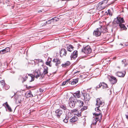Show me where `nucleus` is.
Returning <instances> with one entry per match:
<instances>
[{
    "instance_id": "obj_1",
    "label": "nucleus",
    "mask_w": 128,
    "mask_h": 128,
    "mask_svg": "<svg viewBox=\"0 0 128 128\" xmlns=\"http://www.w3.org/2000/svg\"><path fill=\"white\" fill-rule=\"evenodd\" d=\"M82 51L86 54H88L91 52L92 50L90 46H85L84 48L82 49Z\"/></svg>"
},
{
    "instance_id": "obj_2",
    "label": "nucleus",
    "mask_w": 128,
    "mask_h": 128,
    "mask_svg": "<svg viewBox=\"0 0 128 128\" xmlns=\"http://www.w3.org/2000/svg\"><path fill=\"white\" fill-rule=\"evenodd\" d=\"M102 28L101 26L100 28H97L96 30L94 31L93 33V35L96 37L100 36L101 34V32L103 31L102 30Z\"/></svg>"
},
{
    "instance_id": "obj_3",
    "label": "nucleus",
    "mask_w": 128,
    "mask_h": 128,
    "mask_svg": "<svg viewBox=\"0 0 128 128\" xmlns=\"http://www.w3.org/2000/svg\"><path fill=\"white\" fill-rule=\"evenodd\" d=\"M124 22V20L123 18L120 17H117L116 18H115L113 21L114 23H116L119 24Z\"/></svg>"
},
{
    "instance_id": "obj_4",
    "label": "nucleus",
    "mask_w": 128,
    "mask_h": 128,
    "mask_svg": "<svg viewBox=\"0 0 128 128\" xmlns=\"http://www.w3.org/2000/svg\"><path fill=\"white\" fill-rule=\"evenodd\" d=\"M93 115L95 116V119L97 121L100 120L102 119V115L101 112L98 113L95 112L94 114Z\"/></svg>"
},
{
    "instance_id": "obj_5",
    "label": "nucleus",
    "mask_w": 128,
    "mask_h": 128,
    "mask_svg": "<svg viewBox=\"0 0 128 128\" xmlns=\"http://www.w3.org/2000/svg\"><path fill=\"white\" fill-rule=\"evenodd\" d=\"M82 93L84 97V101L86 102L89 101L90 98L89 94L86 93L82 92Z\"/></svg>"
},
{
    "instance_id": "obj_6",
    "label": "nucleus",
    "mask_w": 128,
    "mask_h": 128,
    "mask_svg": "<svg viewBox=\"0 0 128 128\" xmlns=\"http://www.w3.org/2000/svg\"><path fill=\"white\" fill-rule=\"evenodd\" d=\"M48 67L46 66H44L43 73L41 74V78H42L44 77L46 74H47L48 73Z\"/></svg>"
},
{
    "instance_id": "obj_7",
    "label": "nucleus",
    "mask_w": 128,
    "mask_h": 128,
    "mask_svg": "<svg viewBox=\"0 0 128 128\" xmlns=\"http://www.w3.org/2000/svg\"><path fill=\"white\" fill-rule=\"evenodd\" d=\"M100 87H102V88H108L107 85L105 83L102 82L100 83L96 87V90L97 88H99Z\"/></svg>"
},
{
    "instance_id": "obj_8",
    "label": "nucleus",
    "mask_w": 128,
    "mask_h": 128,
    "mask_svg": "<svg viewBox=\"0 0 128 128\" xmlns=\"http://www.w3.org/2000/svg\"><path fill=\"white\" fill-rule=\"evenodd\" d=\"M28 78V77L26 75H24L23 76L21 75L19 76L18 80H22V83L26 81Z\"/></svg>"
},
{
    "instance_id": "obj_9",
    "label": "nucleus",
    "mask_w": 128,
    "mask_h": 128,
    "mask_svg": "<svg viewBox=\"0 0 128 128\" xmlns=\"http://www.w3.org/2000/svg\"><path fill=\"white\" fill-rule=\"evenodd\" d=\"M78 56V51L75 50L72 54L70 56V58L71 60H74Z\"/></svg>"
},
{
    "instance_id": "obj_10",
    "label": "nucleus",
    "mask_w": 128,
    "mask_h": 128,
    "mask_svg": "<svg viewBox=\"0 0 128 128\" xmlns=\"http://www.w3.org/2000/svg\"><path fill=\"white\" fill-rule=\"evenodd\" d=\"M96 105L99 106L98 107H102L103 105H104V102H101L99 98H97L96 100Z\"/></svg>"
},
{
    "instance_id": "obj_11",
    "label": "nucleus",
    "mask_w": 128,
    "mask_h": 128,
    "mask_svg": "<svg viewBox=\"0 0 128 128\" xmlns=\"http://www.w3.org/2000/svg\"><path fill=\"white\" fill-rule=\"evenodd\" d=\"M62 113L63 112L62 110L60 109H58L56 111L55 115L58 117L59 118L62 114Z\"/></svg>"
},
{
    "instance_id": "obj_12",
    "label": "nucleus",
    "mask_w": 128,
    "mask_h": 128,
    "mask_svg": "<svg viewBox=\"0 0 128 128\" xmlns=\"http://www.w3.org/2000/svg\"><path fill=\"white\" fill-rule=\"evenodd\" d=\"M10 48L9 47H7L5 49L1 50L0 51V54H3L6 53L10 52Z\"/></svg>"
},
{
    "instance_id": "obj_13",
    "label": "nucleus",
    "mask_w": 128,
    "mask_h": 128,
    "mask_svg": "<svg viewBox=\"0 0 128 128\" xmlns=\"http://www.w3.org/2000/svg\"><path fill=\"white\" fill-rule=\"evenodd\" d=\"M126 74V72L124 71V73H123L121 72H118L116 73V75L120 77H124Z\"/></svg>"
},
{
    "instance_id": "obj_14",
    "label": "nucleus",
    "mask_w": 128,
    "mask_h": 128,
    "mask_svg": "<svg viewBox=\"0 0 128 128\" xmlns=\"http://www.w3.org/2000/svg\"><path fill=\"white\" fill-rule=\"evenodd\" d=\"M54 63H55L56 66H58V65L60 64V60L58 58H54L52 61Z\"/></svg>"
},
{
    "instance_id": "obj_15",
    "label": "nucleus",
    "mask_w": 128,
    "mask_h": 128,
    "mask_svg": "<svg viewBox=\"0 0 128 128\" xmlns=\"http://www.w3.org/2000/svg\"><path fill=\"white\" fill-rule=\"evenodd\" d=\"M34 74L35 77L37 78H38L40 76H41V75L40 71L39 70H38L36 71Z\"/></svg>"
},
{
    "instance_id": "obj_16",
    "label": "nucleus",
    "mask_w": 128,
    "mask_h": 128,
    "mask_svg": "<svg viewBox=\"0 0 128 128\" xmlns=\"http://www.w3.org/2000/svg\"><path fill=\"white\" fill-rule=\"evenodd\" d=\"M67 53V51L66 50L64 49H61L60 52V56H65Z\"/></svg>"
},
{
    "instance_id": "obj_17",
    "label": "nucleus",
    "mask_w": 128,
    "mask_h": 128,
    "mask_svg": "<svg viewBox=\"0 0 128 128\" xmlns=\"http://www.w3.org/2000/svg\"><path fill=\"white\" fill-rule=\"evenodd\" d=\"M74 96L78 98L80 97V91H78L74 93L73 94Z\"/></svg>"
},
{
    "instance_id": "obj_18",
    "label": "nucleus",
    "mask_w": 128,
    "mask_h": 128,
    "mask_svg": "<svg viewBox=\"0 0 128 128\" xmlns=\"http://www.w3.org/2000/svg\"><path fill=\"white\" fill-rule=\"evenodd\" d=\"M69 100L70 102H77L78 100L76 97L73 96L71 97L69 99Z\"/></svg>"
},
{
    "instance_id": "obj_19",
    "label": "nucleus",
    "mask_w": 128,
    "mask_h": 128,
    "mask_svg": "<svg viewBox=\"0 0 128 128\" xmlns=\"http://www.w3.org/2000/svg\"><path fill=\"white\" fill-rule=\"evenodd\" d=\"M78 120V118L76 116H74L70 120V122L72 123H74Z\"/></svg>"
},
{
    "instance_id": "obj_20",
    "label": "nucleus",
    "mask_w": 128,
    "mask_h": 128,
    "mask_svg": "<svg viewBox=\"0 0 128 128\" xmlns=\"http://www.w3.org/2000/svg\"><path fill=\"white\" fill-rule=\"evenodd\" d=\"M77 102H70V101L69 102V104L70 107L71 108H74L75 106V104H76Z\"/></svg>"
},
{
    "instance_id": "obj_21",
    "label": "nucleus",
    "mask_w": 128,
    "mask_h": 128,
    "mask_svg": "<svg viewBox=\"0 0 128 128\" xmlns=\"http://www.w3.org/2000/svg\"><path fill=\"white\" fill-rule=\"evenodd\" d=\"M56 18V17H55L54 18H52L50 20H48V22H46V24H50L51 22L50 21L52 20H54V22H56L58 20V18H57V19H55V18Z\"/></svg>"
},
{
    "instance_id": "obj_22",
    "label": "nucleus",
    "mask_w": 128,
    "mask_h": 128,
    "mask_svg": "<svg viewBox=\"0 0 128 128\" xmlns=\"http://www.w3.org/2000/svg\"><path fill=\"white\" fill-rule=\"evenodd\" d=\"M32 63L33 64V62L34 63V64H36L38 63L39 62H42V60H40L39 59H38V60L35 59L34 60H33Z\"/></svg>"
},
{
    "instance_id": "obj_23",
    "label": "nucleus",
    "mask_w": 128,
    "mask_h": 128,
    "mask_svg": "<svg viewBox=\"0 0 128 128\" xmlns=\"http://www.w3.org/2000/svg\"><path fill=\"white\" fill-rule=\"evenodd\" d=\"M52 59L50 58H48L47 60L46 64V65H49L50 66H51L52 65L50 64V63L52 61Z\"/></svg>"
},
{
    "instance_id": "obj_24",
    "label": "nucleus",
    "mask_w": 128,
    "mask_h": 128,
    "mask_svg": "<svg viewBox=\"0 0 128 128\" xmlns=\"http://www.w3.org/2000/svg\"><path fill=\"white\" fill-rule=\"evenodd\" d=\"M21 96H18V98H16V102L17 104H18V103H20L21 102Z\"/></svg>"
},
{
    "instance_id": "obj_25",
    "label": "nucleus",
    "mask_w": 128,
    "mask_h": 128,
    "mask_svg": "<svg viewBox=\"0 0 128 128\" xmlns=\"http://www.w3.org/2000/svg\"><path fill=\"white\" fill-rule=\"evenodd\" d=\"M70 63L69 61H67L64 64H62V66L63 67H66L67 66H70Z\"/></svg>"
},
{
    "instance_id": "obj_26",
    "label": "nucleus",
    "mask_w": 128,
    "mask_h": 128,
    "mask_svg": "<svg viewBox=\"0 0 128 128\" xmlns=\"http://www.w3.org/2000/svg\"><path fill=\"white\" fill-rule=\"evenodd\" d=\"M78 78L74 79L73 81L71 82L70 81L69 82L70 84H72L74 85L76 84L78 82Z\"/></svg>"
},
{
    "instance_id": "obj_27",
    "label": "nucleus",
    "mask_w": 128,
    "mask_h": 128,
    "mask_svg": "<svg viewBox=\"0 0 128 128\" xmlns=\"http://www.w3.org/2000/svg\"><path fill=\"white\" fill-rule=\"evenodd\" d=\"M73 48L72 46L71 45H70L67 46V49L68 51L71 52L73 50Z\"/></svg>"
},
{
    "instance_id": "obj_28",
    "label": "nucleus",
    "mask_w": 128,
    "mask_h": 128,
    "mask_svg": "<svg viewBox=\"0 0 128 128\" xmlns=\"http://www.w3.org/2000/svg\"><path fill=\"white\" fill-rule=\"evenodd\" d=\"M119 26L121 28H123V30H126V28L124 24H122V23H120L119 24Z\"/></svg>"
},
{
    "instance_id": "obj_29",
    "label": "nucleus",
    "mask_w": 128,
    "mask_h": 128,
    "mask_svg": "<svg viewBox=\"0 0 128 128\" xmlns=\"http://www.w3.org/2000/svg\"><path fill=\"white\" fill-rule=\"evenodd\" d=\"M117 80L116 78L112 76V84H115L117 82Z\"/></svg>"
},
{
    "instance_id": "obj_30",
    "label": "nucleus",
    "mask_w": 128,
    "mask_h": 128,
    "mask_svg": "<svg viewBox=\"0 0 128 128\" xmlns=\"http://www.w3.org/2000/svg\"><path fill=\"white\" fill-rule=\"evenodd\" d=\"M77 103H78L80 104V107L81 108L82 106H83L84 103L81 100H78V102H77Z\"/></svg>"
},
{
    "instance_id": "obj_31",
    "label": "nucleus",
    "mask_w": 128,
    "mask_h": 128,
    "mask_svg": "<svg viewBox=\"0 0 128 128\" xmlns=\"http://www.w3.org/2000/svg\"><path fill=\"white\" fill-rule=\"evenodd\" d=\"M60 108L64 110H67L66 106L65 105H62L60 106Z\"/></svg>"
},
{
    "instance_id": "obj_32",
    "label": "nucleus",
    "mask_w": 128,
    "mask_h": 128,
    "mask_svg": "<svg viewBox=\"0 0 128 128\" xmlns=\"http://www.w3.org/2000/svg\"><path fill=\"white\" fill-rule=\"evenodd\" d=\"M9 86L8 85H7L5 84L4 86H3V88H4L5 90H8L9 88Z\"/></svg>"
},
{
    "instance_id": "obj_33",
    "label": "nucleus",
    "mask_w": 128,
    "mask_h": 128,
    "mask_svg": "<svg viewBox=\"0 0 128 128\" xmlns=\"http://www.w3.org/2000/svg\"><path fill=\"white\" fill-rule=\"evenodd\" d=\"M107 78L109 81L111 82L112 81V76L110 74V75H108L107 76Z\"/></svg>"
},
{
    "instance_id": "obj_34",
    "label": "nucleus",
    "mask_w": 128,
    "mask_h": 128,
    "mask_svg": "<svg viewBox=\"0 0 128 128\" xmlns=\"http://www.w3.org/2000/svg\"><path fill=\"white\" fill-rule=\"evenodd\" d=\"M96 120V119H95H95H94V120L93 121L91 124V125H94L96 124L97 122L98 121H97Z\"/></svg>"
},
{
    "instance_id": "obj_35",
    "label": "nucleus",
    "mask_w": 128,
    "mask_h": 128,
    "mask_svg": "<svg viewBox=\"0 0 128 128\" xmlns=\"http://www.w3.org/2000/svg\"><path fill=\"white\" fill-rule=\"evenodd\" d=\"M99 107H97L96 108H95V110L96 112H97V113H99L100 112V110L98 108Z\"/></svg>"
},
{
    "instance_id": "obj_36",
    "label": "nucleus",
    "mask_w": 128,
    "mask_h": 128,
    "mask_svg": "<svg viewBox=\"0 0 128 128\" xmlns=\"http://www.w3.org/2000/svg\"><path fill=\"white\" fill-rule=\"evenodd\" d=\"M0 83L2 86L3 87L6 84L5 81L4 80H2L0 81Z\"/></svg>"
},
{
    "instance_id": "obj_37",
    "label": "nucleus",
    "mask_w": 128,
    "mask_h": 128,
    "mask_svg": "<svg viewBox=\"0 0 128 128\" xmlns=\"http://www.w3.org/2000/svg\"><path fill=\"white\" fill-rule=\"evenodd\" d=\"M69 118H68L67 116H66L64 120L63 121L65 123H67L68 122V119Z\"/></svg>"
},
{
    "instance_id": "obj_38",
    "label": "nucleus",
    "mask_w": 128,
    "mask_h": 128,
    "mask_svg": "<svg viewBox=\"0 0 128 128\" xmlns=\"http://www.w3.org/2000/svg\"><path fill=\"white\" fill-rule=\"evenodd\" d=\"M107 14H108L111 16L112 15V13H111V11L110 10H108Z\"/></svg>"
},
{
    "instance_id": "obj_39",
    "label": "nucleus",
    "mask_w": 128,
    "mask_h": 128,
    "mask_svg": "<svg viewBox=\"0 0 128 128\" xmlns=\"http://www.w3.org/2000/svg\"><path fill=\"white\" fill-rule=\"evenodd\" d=\"M112 26V22H110L108 24L107 27L108 28L109 26Z\"/></svg>"
},
{
    "instance_id": "obj_40",
    "label": "nucleus",
    "mask_w": 128,
    "mask_h": 128,
    "mask_svg": "<svg viewBox=\"0 0 128 128\" xmlns=\"http://www.w3.org/2000/svg\"><path fill=\"white\" fill-rule=\"evenodd\" d=\"M6 108L8 109L10 112H12V109L10 108V106L9 105L6 106Z\"/></svg>"
},
{
    "instance_id": "obj_41",
    "label": "nucleus",
    "mask_w": 128,
    "mask_h": 128,
    "mask_svg": "<svg viewBox=\"0 0 128 128\" xmlns=\"http://www.w3.org/2000/svg\"><path fill=\"white\" fill-rule=\"evenodd\" d=\"M87 107L86 106H84L81 109V111H83L85 110L86 109Z\"/></svg>"
},
{
    "instance_id": "obj_42",
    "label": "nucleus",
    "mask_w": 128,
    "mask_h": 128,
    "mask_svg": "<svg viewBox=\"0 0 128 128\" xmlns=\"http://www.w3.org/2000/svg\"><path fill=\"white\" fill-rule=\"evenodd\" d=\"M28 94L29 95H30V97H33V96L32 94V92L31 91H29Z\"/></svg>"
},
{
    "instance_id": "obj_43",
    "label": "nucleus",
    "mask_w": 128,
    "mask_h": 128,
    "mask_svg": "<svg viewBox=\"0 0 128 128\" xmlns=\"http://www.w3.org/2000/svg\"><path fill=\"white\" fill-rule=\"evenodd\" d=\"M126 118L128 120V112H127L126 114L125 115Z\"/></svg>"
},
{
    "instance_id": "obj_44",
    "label": "nucleus",
    "mask_w": 128,
    "mask_h": 128,
    "mask_svg": "<svg viewBox=\"0 0 128 128\" xmlns=\"http://www.w3.org/2000/svg\"><path fill=\"white\" fill-rule=\"evenodd\" d=\"M39 91L41 92H42L44 91V90L42 89V88H40L39 89Z\"/></svg>"
},
{
    "instance_id": "obj_45",
    "label": "nucleus",
    "mask_w": 128,
    "mask_h": 128,
    "mask_svg": "<svg viewBox=\"0 0 128 128\" xmlns=\"http://www.w3.org/2000/svg\"><path fill=\"white\" fill-rule=\"evenodd\" d=\"M66 82V81H65V82H64L62 84V86H63L65 85L67 83Z\"/></svg>"
},
{
    "instance_id": "obj_46",
    "label": "nucleus",
    "mask_w": 128,
    "mask_h": 128,
    "mask_svg": "<svg viewBox=\"0 0 128 128\" xmlns=\"http://www.w3.org/2000/svg\"><path fill=\"white\" fill-rule=\"evenodd\" d=\"M28 76H30L32 78V77H33V75L32 74H28Z\"/></svg>"
},
{
    "instance_id": "obj_47",
    "label": "nucleus",
    "mask_w": 128,
    "mask_h": 128,
    "mask_svg": "<svg viewBox=\"0 0 128 128\" xmlns=\"http://www.w3.org/2000/svg\"><path fill=\"white\" fill-rule=\"evenodd\" d=\"M28 76H30L32 78V77H33V75L32 74H28Z\"/></svg>"
},
{
    "instance_id": "obj_48",
    "label": "nucleus",
    "mask_w": 128,
    "mask_h": 128,
    "mask_svg": "<svg viewBox=\"0 0 128 128\" xmlns=\"http://www.w3.org/2000/svg\"><path fill=\"white\" fill-rule=\"evenodd\" d=\"M76 109H74L73 110H72V111L73 112H75L76 111Z\"/></svg>"
},
{
    "instance_id": "obj_49",
    "label": "nucleus",
    "mask_w": 128,
    "mask_h": 128,
    "mask_svg": "<svg viewBox=\"0 0 128 128\" xmlns=\"http://www.w3.org/2000/svg\"><path fill=\"white\" fill-rule=\"evenodd\" d=\"M4 104L6 105V107L7 106H8L9 105L8 104V103L7 102H6V103Z\"/></svg>"
},
{
    "instance_id": "obj_50",
    "label": "nucleus",
    "mask_w": 128,
    "mask_h": 128,
    "mask_svg": "<svg viewBox=\"0 0 128 128\" xmlns=\"http://www.w3.org/2000/svg\"><path fill=\"white\" fill-rule=\"evenodd\" d=\"M78 114V115H77V116H81V114L80 113H79Z\"/></svg>"
},
{
    "instance_id": "obj_51",
    "label": "nucleus",
    "mask_w": 128,
    "mask_h": 128,
    "mask_svg": "<svg viewBox=\"0 0 128 128\" xmlns=\"http://www.w3.org/2000/svg\"><path fill=\"white\" fill-rule=\"evenodd\" d=\"M116 57L115 56L113 57V58H112V60H115L116 59Z\"/></svg>"
},
{
    "instance_id": "obj_52",
    "label": "nucleus",
    "mask_w": 128,
    "mask_h": 128,
    "mask_svg": "<svg viewBox=\"0 0 128 128\" xmlns=\"http://www.w3.org/2000/svg\"><path fill=\"white\" fill-rule=\"evenodd\" d=\"M70 80V79H68V80H66V82H68L69 80Z\"/></svg>"
},
{
    "instance_id": "obj_53",
    "label": "nucleus",
    "mask_w": 128,
    "mask_h": 128,
    "mask_svg": "<svg viewBox=\"0 0 128 128\" xmlns=\"http://www.w3.org/2000/svg\"><path fill=\"white\" fill-rule=\"evenodd\" d=\"M110 93L109 94H112V91L111 90H110Z\"/></svg>"
},
{
    "instance_id": "obj_54",
    "label": "nucleus",
    "mask_w": 128,
    "mask_h": 128,
    "mask_svg": "<svg viewBox=\"0 0 128 128\" xmlns=\"http://www.w3.org/2000/svg\"><path fill=\"white\" fill-rule=\"evenodd\" d=\"M14 96V97H16V96H15V94L14 93V95L13 96H12L11 98H12L13 96Z\"/></svg>"
},
{
    "instance_id": "obj_55",
    "label": "nucleus",
    "mask_w": 128,
    "mask_h": 128,
    "mask_svg": "<svg viewBox=\"0 0 128 128\" xmlns=\"http://www.w3.org/2000/svg\"><path fill=\"white\" fill-rule=\"evenodd\" d=\"M114 0V1H112V4H113L114 3V2H115V1H116V0Z\"/></svg>"
},
{
    "instance_id": "obj_56",
    "label": "nucleus",
    "mask_w": 128,
    "mask_h": 128,
    "mask_svg": "<svg viewBox=\"0 0 128 128\" xmlns=\"http://www.w3.org/2000/svg\"><path fill=\"white\" fill-rule=\"evenodd\" d=\"M126 66V64L125 63L124 64V66Z\"/></svg>"
},
{
    "instance_id": "obj_57",
    "label": "nucleus",
    "mask_w": 128,
    "mask_h": 128,
    "mask_svg": "<svg viewBox=\"0 0 128 128\" xmlns=\"http://www.w3.org/2000/svg\"><path fill=\"white\" fill-rule=\"evenodd\" d=\"M42 11L41 10H40L38 12H41Z\"/></svg>"
},
{
    "instance_id": "obj_58",
    "label": "nucleus",
    "mask_w": 128,
    "mask_h": 128,
    "mask_svg": "<svg viewBox=\"0 0 128 128\" xmlns=\"http://www.w3.org/2000/svg\"><path fill=\"white\" fill-rule=\"evenodd\" d=\"M111 30H112V28L111 29Z\"/></svg>"
}]
</instances>
